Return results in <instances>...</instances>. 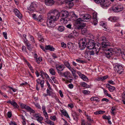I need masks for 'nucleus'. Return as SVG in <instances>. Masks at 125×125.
Returning <instances> with one entry per match:
<instances>
[{
	"label": "nucleus",
	"instance_id": "19",
	"mask_svg": "<svg viewBox=\"0 0 125 125\" xmlns=\"http://www.w3.org/2000/svg\"><path fill=\"white\" fill-rule=\"evenodd\" d=\"M62 110L61 109L60 110V112L62 113V114L64 116H66L67 118H69V116L68 114L67 113L66 111L63 109H62Z\"/></svg>",
	"mask_w": 125,
	"mask_h": 125
},
{
	"label": "nucleus",
	"instance_id": "18",
	"mask_svg": "<svg viewBox=\"0 0 125 125\" xmlns=\"http://www.w3.org/2000/svg\"><path fill=\"white\" fill-rule=\"evenodd\" d=\"M106 86L108 88L109 91L111 92H113L115 89V87L110 85L109 84H106Z\"/></svg>",
	"mask_w": 125,
	"mask_h": 125
},
{
	"label": "nucleus",
	"instance_id": "48",
	"mask_svg": "<svg viewBox=\"0 0 125 125\" xmlns=\"http://www.w3.org/2000/svg\"><path fill=\"white\" fill-rule=\"evenodd\" d=\"M8 87L10 89L12 90V91L14 92H16L17 90V89L13 88L12 87L10 86H9Z\"/></svg>",
	"mask_w": 125,
	"mask_h": 125
},
{
	"label": "nucleus",
	"instance_id": "56",
	"mask_svg": "<svg viewBox=\"0 0 125 125\" xmlns=\"http://www.w3.org/2000/svg\"><path fill=\"white\" fill-rule=\"evenodd\" d=\"M76 61L77 62L80 63H83L84 62L82 60H80V59H76Z\"/></svg>",
	"mask_w": 125,
	"mask_h": 125
},
{
	"label": "nucleus",
	"instance_id": "7",
	"mask_svg": "<svg viewBox=\"0 0 125 125\" xmlns=\"http://www.w3.org/2000/svg\"><path fill=\"white\" fill-rule=\"evenodd\" d=\"M88 40L83 38L81 39L79 43V47L81 50H83L86 47V45L87 44Z\"/></svg>",
	"mask_w": 125,
	"mask_h": 125
},
{
	"label": "nucleus",
	"instance_id": "24",
	"mask_svg": "<svg viewBox=\"0 0 125 125\" xmlns=\"http://www.w3.org/2000/svg\"><path fill=\"white\" fill-rule=\"evenodd\" d=\"M49 71L50 73L52 75H55V70L52 68H51L49 70Z\"/></svg>",
	"mask_w": 125,
	"mask_h": 125
},
{
	"label": "nucleus",
	"instance_id": "58",
	"mask_svg": "<svg viewBox=\"0 0 125 125\" xmlns=\"http://www.w3.org/2000/svg\"><path fill=\"white\" fill-rule=\"evenodd\" d=\"M108 83L114 85L115 84V82L112 80H110L108 81Z\"/></svg>",
	"mask_w": 125,
	"mask_h": 125
},
{
	"label": "nucleus",
	"instance_id": "53",
	"mask_svg": "<svg viewBox=\"0 0 125 125\" xmlns=\"http://www.w3.org/2000/svg\"><path fill=\"white\" fill-rule=\"evenodd\" d=\"M117 7H118V9L119 10V11H121L123 9V7L121 6H117Z\"/></svg>",
	"mask_w": 125,
	"mask_h": 125
},
{
	"label": "nucleus",
	"instance_id": "46",
	"mask_svg": "<svg viewBox=\"0 0 125 125\" xmlns=\"http://www.w3.org/2000/svg\"><path fill=\"white\" fill-rule=\"evenodd\" d=\"M44 80H41L40 84L41 85V86L42 88H43V84L44 83Z\"/></svg>",
	"mask_w": 125,
	"mask_h": 125
},
{
	"label": "nucleus",
	"instance_id": "13",
	"mask_svg": "<svg viewBox=\"0 0 125 125\" xmlns=\"http://www.w3.org/2000/svg\"><path fill=\"white\" fill-rule=\"evenodd\" d=\"M7 103L10 104L12 105L15 108H18L19 107V106L18 105L17 103L13 100L11 101V100H9L7 102Z\"/></svg>",
	"mask_w": 125,
	"mask_h": 125
},
{
	"label": "nucleus",
	"instance_id": "31",
	"mask_svg": "<svg viewBox=\"0 0 125 125\" xmlns=\"http://www.w3.org/2000/svg\"><path fill=\"white\" fill-rule=\"evenodd\" d=\"M58 29L59 31L62 32L64 30V28L62 26H59Z\"/></svg>",
	"mask_w": 125,
	"mask_h": 125
},
{
	"label": "nucleus",
	"instance_id": "27",
	"mask_svg": "<svg viewBox=\"0 0 125 125\" xmlns=\"http://www.w3.org/2000/svg\"><path fill=\"white\" fill-rule=\"evenodd\" d=\"M103 90L104 93L105 95H106L107 96H108L109 97H112L111 95L108 93L107 91L106 90H105L104 89Z\"/></svg>",
	"mask_w": 125,
	"mask_h": 125
},
{
	"label": "nucleus",
	"instance_id": "4",
	"mask_svg": "<svg viewBox=\"0 0 125 125\" xmlns=\"http://www.w3.org/2000/svg\"><path fill=\"white\" fill-rule=\"evenodd\" d=\"M91 18V16L90 15L88 14H86L83 15L82 19L81 18H80L77 19L76 20V22L77 24L80 23L84 24L83 23V21H89Z\"/></svg>",
	"mask_w": 125,
	"mask_h": 125
},
{
	"label": "nucleus",
	"instance_id": "44",
	"mask_svg": "<svg viewBox=\"0 0 125 125\" xmlns=\"http://www.w3.org/2000/svg\"><path fill=\"white\" fill-rule=\"evenodd\" d=\"M7 115L8 117L9 118H11L12 116L11 112H8L7 114Z\"/></svg>",
	"mask_w": 125,
	"mask_h": 125
},
{
	"label": "nucleus",
	"instance_id": "40",
	"mask_svg": "<svg viewBox=\"0 0 125 125\" xmlns=\"http://www.w3.org/2000/svg\"><path fill=\"white\" fill-rule=\"evenodd\" d=\"M42 19V15H40L39 16L38 18L36 20L38 21H41Z\"/></svg>",
	"mask_w": 125,
	"mask_h": 125
},
{
	"label": "nucleus",
	"instance_id": "42",
	"mask_svg": "<svg viewBox=\"0 0 125 125\" xmlns=\"http://www.w3.org/2000/svg\"><path fill=\"white\" fill-rule=\"evenodd\" d=\"M38 39L39 41L42 42H43L44 41L42 37L41 36H40V37L38 38Z\"/></svg>",
	"mask_w": 125,
	"mask_h": 125
},
{
	"label": "nucleus",
	"instance_id": "61",
	"mask_svg": "<svg viewBox=\"0 0 125 125\" xmlns=\"http://www.w3.org/2000/svg\"><path fill=\"white\" fill-rule=\"evenodd\" d=\"M43 113L44 114V115H45V117L46 118H47L48 117V115H47V112L46 111H43Z\"/></svg>",
	"mask_w": 125,
	"mask_h": 125
},
{
	"label": "nucleus",
	"instance_id": "15",
	"mask_svg": "<svg viewBox=\"0 0 125 125\" xmlns=\"http://www.w3.org/2000/svg\"><path fill=\"white\" fill-rule=\"evenodd\" d=\"M45 4L49 6L52 5L54 3L53 0H45Z\"/></svg>",
	"mask_w": 125,
	"mask_h": 125
},
{
	"label": "nucleus",
	"instance_id": "1",
	"mask_svg": "<svg viewBox=\"0 0 125 125\" xmlns=\"http://www.w3.org/2000/svg\"><path fill=\"white\" fill-rule=\"evenodd\" d=\"M59 12L56 10H51L48 14L46 22L48 27H52L55 25L54 22L59 19Z\"/></svg>",
	"mask_w": 125,
	"mask_h": 125
},
{
	"label": "nucleus",
	"instance_id": "36",
	"mask_svg": "<svg viewBox=\"0 0 125 125\" xmlns=\"http://www.w3.org/2000/svg\"><path fill=\"white\" fill-rule=\"evenodd\" d=\"M67 37H68L70 38H74V36L73 35V34L72 33L69 34V35H68V36H67Z\"/></svg>",
	"mask_w": 125,
	"mask_h": 125
},
{
	"label": "nucleus",
	"instance_id": "2",
	"mask_svg": "<svg viewBox=\"0 0 125 125\" xmlns=\"http://www.w3.org/2000/svg\"><path fill=\"white\" fill-rule=\"evenodd\" d=\"M109 42H102V46L101 48L103 50L106 51L104 53V55L108 58H110L115 53H117L118 51L112 48H108V46L110 45Z\"/></svg>",
	"mask_w": 125,
	"mask_h": 125
},
{
	"label": "nucleus",
	"instance_id": "22",
	"mask_svg": "<svg viewBox=\"0 0 125 125\" xmlns=\"http://www.w3.org/2000/svg\"><path fill=\"white\" fill-rule=\"evenodd\" d=\"M76 27L75 28V29L72 32V33L74 35V36L77 37L79 36V31H78V30H76Z\"/></svg>",
	"mask_w": 125,
	"mask_h": 125
},
{
	"label": "nucleus",
	"instance_id": "64",
	"mask_svg": "<svg viewBox=\"0 0 125 125\" xmlns=\"http://www.w3.org/2000/svg\"><path fill=\"white\" fill-rule=\"evenodd\" d=\"M122 98L123 100H125V93L124 92L123 93V95L122 96Z\"/></svg>",
	"mask_w": 125,
	"mask_h": 125
},
{
	"label": "nucleus",
	"instance_id": "50",
	"mask_svg": "<svg viewBox=\"0 0 125 125\" xmlns=\"http://www.w3.org/2000/svg\"><path fill=\"white\" fill-rule=\"evenodd\" d=\"M109 101V100L108 99L105 98H103L101 100L102 101H105L107 103Z\"/></svg>",
	"mask_w": 125,
	"mask_h": 125
},
{
	"label": "nucleus",
	"instance_id": "30",
	"mask_svg": "<svg viewBox=\"0 0 125 125\" xmlns=\"http://www.w3.org/2000/svg\"><path fill=\"white\" fill-rule=\"evenodd\" d=\"M112 10L113 11L116 12L120 11L117 6L113 7L112 8Z\"/></svg>",
	"mask_w": 125,
	"mask_h": 125
},
{
	"label": "nucleus",
	"instance_id": "45",
	"mask_svg": "<svg viewBox=\"0 0 125 125\" xmlns=\"http://www.w3.org/2000/svg\"><path fill=\"white\" fill-rule=\"evenodd\" d=\"M68 5L70 7H71L73 6V2H68Z\"/></svg>",
	"mask_w": 125,
	"mask_h": 125
},
{
	"label": "nucleus",
	"instance_id": "25",
	"mask_svg": "<svg viewBox=\"0 0 125 125\" xmlns=\"http://www.w3.org/2000/svg\"><path fill=\"white\" fill-rule=\"evenodd\" d=\"M91 101H96V102H99L100 101L99 100V99L97 97H92L90 99Z\"/></svg>",
	"mask_w": 125,
	"mask_h": 125
},
{
	"label": "nucleus",
	"instance_id": "6",
	"mask_svg": "<svg viewBox=\"0 0 125 125\" xmlns=\"http://www.w3.org/2000/svg\"><path fill=\"white\" fill-rule=\"evenodd\" d=\"M96 3L99 4L103 8H106L109 6L110 3L109 2L105 0H94Z\"/></svg>",
	"mask_w": 125,
	"mask_h": 125
},
{
	"label": "nucleus",
	"instance_id": "17",
	"mask_svg": "<svg viewBox=\"0 0 125 125\" xmlns=\"http://www.w3.org/2000/svg\"><path fill=\"white\" fill-rule=\"evenodd\" d=\"M109 21L112 22L117 21L119 20V18L116 17H111L108 19Z\"/></svg>",
	"mask_w": 125,
	"mask_h": 125
},
{
	"label": "nucleus",
	"instance_id": "43",
	"mask_svg": "<svg viewBox=\"0 0 125 125\" xmlns=\"http://www.w3.org/2000/svg\"><path fill=\"white\" fill-rule=\"evenodd\" d=\"M49 96H51L52 97L54 98L56 96L55 94L52 92L50 94Z\"/></svg>",
	"mask_w": 125,
	"mask_h": 125
},
{
	"label": "nucleus",
	"instance_id": "8",
	"mask_svg": "<svg viewBox=\"0 0 125 125\" xmlns=\"http://www.w3.org/2000/svg\"><path fill=\"white\" fill-rule=\"evenodd\" d=\"M76 27V30H81V32L83 34H84L87 31L86 29V28H83L85 26V24H79Z\"/></svg>",
	"mask_w": 125,
	"mask_h": 125
},
{
	"label": "nucleus",
	"instance_id": "9",
	"mask_svg": "<svg viewBox=\"0 0 125 125\" xmlns=\"http://www.w3.org/2000/svg\"><path fill=\"white\" fill-rule=\"evenodd\" d=\"M59 14L60 15L59 17H62L64 20L67 18L69 14L68 12L66 10H62L60 12H59Z\"/></svg>",
	"mask_w": 125,
	"mask_h": 125
},
{
	"label": "nucleus",
	"instance_id": "57",
	"mask_svg": "<svg viewBox=\"0 0 125 125\" xmlns=\"http://www.w3.org/2000/svg\"><path fill=\"white\" fill-rule=\"evenodd\" d=\"M10 125H17L16 123L14 122L11 121L10 123Z\"/></svg>",
	"mask_w": 125,
	"mask_h": 125
},
{
	"label": "nucleus",
	"instance_id": "49",
	"mask_svg": "<svg viewBox=\"0 0 125 125\" xmlns=\"http://www.w3.org/2000/svg\"><path fill=\"white\" fill-rule=\"evenodd\" d=\"M97 13L96 12H94L93 14V18H97Z\"/></svg>",
	"mask_w": 125,
	"mask_h": 125
},
{
	"label": "nucleus",
	"instance_id": "20",
	"mask_svg": "<svg viewBox=\"0 0 125 125\" xmlns=\"http://www.w3.org/2000/svg\"><path fill=\"white\" fill-rule=\"evenodd\" d=\"M73 120L76 122H77L79 118V115L76 113H73Z\"/></svg>",
	"mask_w": 125,
	"mask_h": 125
},
{
	"label": "nucleus",
	"instance_id": "54",
	"mask_svg": "<svg viewBox=\"0 0 125 125\" xmlns=\"http://www.w3.org/2000/svg\"><path fill=\"white\" fill-rule=\"evenodd\" d=\"M3 34L5 38V39H7V33L6 32H3Z\"/></svg>",
	"mask_w": 125,
	"mask_h": 125
},
{
	"label": "nucleus",
	"instance_id": "14",
	"mask_svg": "<svg viewBox=\"0 0 125 125\" xmlns=\"http://www.w3.org/2000/svg\"><path fill=\"white\" fill-rule=\"evenodd\" d=\"M63 76L66 78V79H69V78H71V73L68 71L63 73Z\"/></svg>",
	"mask_w": 125,
	"mask_h": 125
},
{
	"label": "nucleus",
	"instance_id": "16",
	"mask_svg": "<svg viewBox=\"0 0 125 125\" xmlns=\"http://www.w3.org/2000/svg\"><path fill=\"white\" fill-rule=\"evenodd\" d=\"M14 12L15 14L19 19H21L22 17V15L19 11L17 9H15L14 10Z\"/></svg>",
	"mask_w": 125,
	"mask_h": 125
},
{
	"label": "nucleus",
	"instance_id": "38",
	"mask_svg": "<svg viewBox=\"0 0 125 125\" xmlns=\"http://www.w3.org/2000/svg\"><path fill=\"white\" fill-rule=\"evenodd\" d=\"M85 115L86 116L87 119L88 121L90 122H92L93 121V120L91 119V117L90 116H89L87 115Z\"/></svg>",
	"mask_w": 125,
	"mask_h": 125
},
{
	"label": "nucleus",
	"instance_id": "63",
	"mask_svg": "<svg viewBox=\"0 0 125 125\" xmlns=\"http://www.w3.org/2000/svg\"><path fill=\"white\" fill-rule=\"evenodd\" d=\"M41 81V80L39 79H38L36 80V82L37 83V85L39 84H40Z\"/></svg>",
	"mask_w": 125,
	"mask_h": 125
},
{
	"label": "nucleus",
	"instance_id": "23",
	"mask_svg": "<svg viewBox=\"0 0 125 125\" xmlns=\"http://www.w3.org/2000/svg\"><path fill=\"white\" fill-rule=\"evenodd\" d=\"M26 45L27 49L30 51L31 52L32 51V47L31 46V44L29 43L28 42L26 43Z\"/></svg>",
	"mask_w": 125,
	"mask_h": 125
},
{
	"label": "nucleus",
	"instance_id": "11",
	"mask_svg": "<svg viewBox=\"0 0 125 125\" xmlns=\"http://www.w3.org/2000/svg\"><path fill=\"white\" fill-rule=\"evenodd\" d=\"M37 7L35 3L32 2L30 6L28 8V9L31 11H33L35 10V8Z\"/></svg>",
	"mask_w": 125,
	"mask_h": 125
},
{
	"label": "nucleus",
	"instance_id": "55",
	"mask_svg": "<svg viewBox=\"0 0 125 125\" xmlns=\"http://www.w3.org/2000/svg\"><path fill=\"white\" fill-rule=\"evenodd\" d=\"M35 106L39 109L41 108V106L39 104L37 103L34 104Z\"/></svg>",
	"mask_w": 125,
	"mask_h": 125
},
{
	"label": "nucleus",
	"instance_id": "47",
	"mask_svg": "<svg viewBox=\"0 0 125 125\" xmlns=\"http://www.w3.org/2000/svg\"><path fill=\"white\" fill-rule=\"evenodd\" d=\"M64 64L68 68L70 66V64L68 62H64Z\"/></svg>",
	"mask_w": 125,
	"mask_h": 125
},
{
	"label": "nucleus",
	"instance_id": "28",
	"mask_svg": "<svg viewBox=\"0 0 125 125\" xmlns=\"http://www.w3.org/2000/svg\"><path fill=\"white\" fill-rule=\"evenodd\" d=\"M99 40L100 41H103L101 42V44L102 45V42H108L106 40V38L105 37H101L99 39Z\"/></svg>",
	"mask_w": 125,
	"mask_h": 125
},
{
	"label": "nucleus",
	"instance_id": "41",
	"mask_svg": "<svg viewBox=\"0 0 125 125\" xmlns=\"http://www.w3.org/2000/svg\"><path fill=\"white\" fill-rule=\"evenodd\" d=\"M62 71H57L58 74L60 77L63 76V73H62L61 72Z\"/></svg>",
	"mask_w": 125,
	"mask_h": 125
},
{
	"label": "nucleus",
	"instance_id": "33",
	"mask_svg": "<svg viewBox=\"0 0 125 125\" xmlns=\"http://www.w3.org/2000/svg\"><path fill=\"white\" fill-rule=\"evenodd\" d=\"M43 118L42 117H40L39 116L37 118V120L40 123L42 124V121L43 120Z\"/></svg>",
	"mask_w": 125,
	"mask_h": 125
},
{
	"label": "nucleus",
	"instance_id": "37",
	"mask_svg": "<svg viewBox=\"0 0 125 125\" xmlns=\"http://www.w3.org/2000/svg\"><path fill=\"white\" fill-rule=\"evenodd\" d=\"M30 37L31 39V41H32L33 43H35V40L34 37L31 35H30Z\"/></svg>",
	"mask_w": 125,
	"mask_h": 125
},
{
	"label": "nucleus",
	"instance_id": "10",
	"mask_svg": "<svg viewBox=\"0 0 125 125\" xmlns=\"http://www.w3.org/2000/svg\"><path fill=\"white\" fill-rule=\"evenodd\" d=\"M115 68V69L116 72L117 71L119 74H121L123 73V67L121 65L119 64L116 65Z\"/></svg>",
	"mask_w": 125,
	"mask_h": 125
},
{
	"label": "nucleus",
	"instance_id": "52",
	"mask_svg": "<svg viewBox=\"0 0 125 125\" xmlns=\"http://www.w3.org/2000/svg\"><path fill=\"white\" fill-rule=\"evenodd\" d=\"M72 80V79H66V80L65 81V83H68L69 82L70 83L71 82V81Z\"/></svg>",
	"mask_w": 125,
	"mask_h": 125
},
{
	"label": "nucleus",
	"instance_id": "5",
	"mask_svg": "<svg viewBox=\"0 0 125 125\" xmlns=\"http://www.w3.org/2000/svg\"><path fill=\"white\" fill-rule=\"evenodd\" d=\"M87 45L86 47L88 49H89V50L92 49L93 50L94 49H96L95 47L96 46H98L97 48H99V49L100 48V47L97 44L95 45V44L94 41L92 40H90L89 41L88 40V41H87Z\"/></svg>",
	"mask_w": 125,
	"mask_h": 125
},
{
	"label": "nucleus",
	"instance_id": "21",
	"mask_svg": "<svg viewBox=\"0 0 125 125\" xmlns=\"http://www.w3.org/2000/svg\"><path fill=\"white\" fill-rule=\"evenodd\" d=\"M45 49L47 50H49L51 51H53L54 50V48L50 45H46Z\"/></svg>",
	"mask_w": 125,
	"mask_h": 125
},
{
	"label": "nucleus",
	"instance_id": "12",
	"mask_svg": "<svg viewBox=\"0 0 125 125\" xmlns=\"http://www.w3.org/2000/svg\"><path fill=\"white\" fill-rule=\"evenodd\" d=\"M56 67L57 71H62L64 68V65L63 64H57L56 65Z\"/></svg>",
	"mask_w": 125,
	"mask_h": 125
},
{
	"label": "nucleus",
	"instance_id": "26",
	"mask_svg": "<svg viewBox=\"0 0 125 125\" xmlns=\"http://www.w3.org/2000/svg\"><path fill=\"white\" fill-rule=\"evenodd\" d=\"M22 105H23L22 106V107L23 108L27 110L28 111H29L31 109V108L29 106H26L24 104H22Z\"/></svg>",
	"mask_w": 125,
	"mask_h": 125
},
{
	"label": "nucleus",
	"instance_id": "3",
	"mask_svg": "<svg viewBox=\"0 0 125 125\" xmlns=\"http://www.w3.org/2000/svg\"><path fill=\"white\" fill-rule=\"evenodd\" d=\"M98 46H96V49H94L93 50H90L89 49H86L85 51L84 54L85 58L89 60H90L91 55H94L95 53L97 54L99 51V48H97Z\"/></svg>",
	"mask_w": 125,
	"mask_h": 125
},
{
	"label": "nucleus",
	"instance_id": "62",
	"mask_svg": "<svg viewBox=\"0 0 125 125\" xmlns=\"http://www.w3.org/2000/svg\"><path fill=\"white\" fill-rule=\"evenodd\" d=\"M52 56L53 57V58L55 59L58 57L57 56L55 53H53L52 54Z\"/></svg>",
	"mask_w": 125,
	"mask_h": 125
},
{
	"label": "nucleus",
	"instance_id": "59",
	"mask_svg": "<svg viewBox=\"0 0 125 125\" xmlns=\"http://www.w3.org/2000/svg\"><path fill=\"white\" fill-rule=\"evenodd\" d=\"M22 50L26 52V48L24 46H22Z\"/></svg>",
	"mask_w": 125,
	"mask_h": 125
},
{
	"label": "nucleus",
	"instance_id": "34",
	"mask_svg": "<svg viewBox=\"0 0 125 125\" xmlns=\"http://www.w3.org/2000/svg\"><path fill=\"white\" fill-rule=\"evenodd\" d=\"M102 117L103 119H107L108 120H110L111 118V117L110 116H107L106 115H103Z\"/></svg>",
	"mask_w": 125,
	"mask_h": 125
},
{
	"label": "nucleus",
	"instance_id": "32",
	"mask_svg": "<svg viewBox=\"0 0 125 125\" xmlns=\"http://www.w3.org/2000/svg\"><path fill=\"white\" fill-rule=\"evenodd\" d=\"M82 92L84 94L87 95L89 94L90 93V92L88 90H83Z\"/></svg>",
	"mask_w": 125,
	"mask_h": 125
},
{
	"label": "nucleus",
	"instance_id": "51",
	"mask_svg": "<svg viewBox=\"0 0 125 125\" xmlns=\"http://www.w3.org/2000/svg\"><path fill=\"white\" fill-rule=\"evenodd\" d=\"M61 46L62 47H63L64 48H65L66 47V44L64 43V42H62L61 43Z\"/></svg>",
	"mask_w": 125,
	"mask_h": 125
},
{
	"label": "nucleus",
	"instance_id": "29",
	"mask_svg": "<svg viewBox=\"0 0 125 125\" xmlns=\"http://www.w3.org/2000/svg\"><path fill=\"white\" fill-rule=\"evenodd\" d=\"M80 78L84 81H86L88 80V79L87 76L83 74L81 76Z\"/></svg>",
	"mask_w": 125,
	"mask_h": 125
},
{
	"label": "nucleus",
	"instance_id": "60",
	"mask_svg": "<svg viewBox=\"0 0 125 125\" xmlns=\"http://www.w3.org/2000/svg\"><path fill=\"white\" fill-rule=\"evenodd\" d=\"M82 85L83 87H85L86 86L87 84L86 83L84 82H83L82 83Z\"/></svg>",
	"mask_w": 125,
	"mask_h": 125
},
{
	"label": "nucleus",
	"instance_id": "35",
	"mask_svg": "<svg viewBox=\"0 0 125 125\" xmlns=\"http://www.w3.org/2000/svg\"><path fill=\"white\" fill-rule=\"evenodd\" d=\"M93 23L94 25H96L97 24V18H93Z\"/></svg>",
	"mask_w": 125,
	"mask_h": 125
},
{
	"label": "nucleus",
	"instance_id": "39",
	"mask_svg": "<svg viewBox=\"0 0 125 125\" xmlns=\"http://www.w3.org/2000/svg\"><path fill=\"white\" fill-rule=\"evenodd\" d=\"M21 118L22 119V120L23 121V124H24H24L26 123V119H25L24 117L22 115H21Z\"/></svg>",
	"mask_w": 125,
	"mask_h": 125
}]
</instances>
